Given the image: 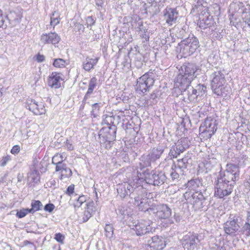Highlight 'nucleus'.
I'll return each mask as SVG.
<instances>
[{
  "instance_id": "obj_1",
  "label": "nucleus",
  "mask_w": 250,
  "mask_h": 250,
  "mask_svg": "<svg viewBox=\"0 0 250 250\" xmlns=\"http://www.w3.org/2000/svg\"><path fill=\"white\" fill-rule=\"evenodd\" d=\"M197 70V67L195 64L188 63L183 64L175 79V85L181 90H183L186 86L190 84L196 77L195 73Z\"/></svg>"
},
{
  "instance_id": "obj_2",
  "label": "nucleus",
  "mask_w": 250,
  "mask_h": 250,
  "mask_svg": "<svg viewBox=\"0 0 250 250\" xmlns=\"http://www.w3.org/2000/svg\"><path fill=\"white\" fill-rule=\"evenodd\" d=\"M211 76V86L214 93L218 96L226 97L230 88L224 85L226 80L224 74L221 71H216L213 73Z\"/></svg>"
},
{
  "instance_id": "obj_3",
  "label": "nucleus",
  "mask_w": 250,
  "mask_h": 250,
  "mask_svg": "<svg viewBox=\"0 0 250 250\" xmlns=\"http://www.w3.org/2000/svg\"><path fill=\"white\" fill-rule=\"evenodd\" d=\"M117 127L110 125L101 129L99 133L101 146L106 149H109L116 140Z\"/></svg>"
},
{
  "instance_id": "obj_4",
  "label": "nucleus",
  "mask_w": 250,
  "mask_h": 250,
  "mask_svg": "<svg viewBox=\"0 0 250 250\" xmlns=\"http://www.w3.org/2000/svg\"><path fill=\"white\" fill-rule=\"evenodd\" d=\"M199 47V40L193 35L189 36L178 44L180 53L184 58L193 54Z\"/></svg>"
},
{
  "instance_id": "obj_5",
  "label": "nucleus",
  "mask_w": 250,
  "mask_h": 250,
  "mask_svg": "<svg viewBox=\"0 0 250 250\" xmlns=\"http://www.w3.org/2000/svg\"><path fill=\"white\" fill-rule=\"evenodd\" d=\"M183 95L187 96L188 99L191 102H196L202 99L206 95L207 87L204 84H198L195 87L189 84L181 90Z\"/></svg>"
},
{
  "instance_id": "obj_6",
  "label": "nucleus",
  "mask_w": 250,
  "mask_h": 250,
  "mask_svg": "<svg viewBox=\"0 0 250 250\" xmlns=\"http://www.w3.org/2000/svg\"><path fill=\"white\" fill-rule=\"evenodd\" d=\"M239 174V167L237 165L228 164L225 171H220L217 178L229 184L231 182L234 183L235 181L238 180Z\"/></svg>"
},
{
  "instance_id": "obj_7",
  "label": "nucleus",
  "mask_w": 250,
  "mask_h": 250,
  "mask_svg": "<svg viewBox=\"0 0 250 250\" xmlns=\"http://www.w3.org/2000/svg\"><path fill=\"white\" fill-rule=\"evenodd\" d=\"M242 217L238 214H230L228 220L224 224V229L226 233L234 235L240 228Z\"/></svg>"
},
{
  "instance_id": "obj_8",
  "label": "nucleus",
  "mask_w": 250,
  "mask_h": 250,
  "mask_svg": "<svg viewBox=\"0 0 250 250\" xmlns=\"http://www.w3.org/2000/svg\"><path fill=\"white\" fill-rule=\"evenodd\" d=\"M217 125L216 120L210 117L207 118L200 127V135L205 139H210L216 132Z\"/></svg>"
},
{
  "instance_id": "obj_9",
  "label": "nucleus",
  "mask_w": 250,
  "mask_h": 250,
  "mask_svg": "<svg viewBox=\"0 0 250 250\" xmlns=\"http://www.w3.org/2000/svg\"><path fill=\"white\" fill-rule=\"evenodd\" d=\"M164 150L165 146H158L153 148L148 155L142 157L140 165L144 167L150 166L152 163L155 162L160 158Z\"/></svg>"
},
{
  "instance_id": "obj_10",
  "label": "nucleus",
  "mask_w": 250,
  "mask_h": 250,
  "mask_svg": "<svg viewBox=\"0 0 250 250\" xmlns=\"http://www.w3.org/2000/svg\"><path fill=\"white\" fill-rule=\"evenodd\" d=\"M233 184L234 183L229 184L216 178L215 180L214 195L219 198L228 196L232 191Z\"/></svg>"
},
{
  "instance_id": "obj_11",
  "label": "nucleus",
  "mask_w": 250,
  "mask_h": 250,
  "mask_svg": "<svg viewBox=\"0 0 250 250\" xmlns=\"http://www.w3.org/2000/svg\"><path fill=\"white\" fill-rule=\"evenodd\" d=\"M184 197L188 203L192 205L195 208L199 209L203 207L205 198L202 192L187 191L184 194Z\"/></svg>"
},
{
  "instance_id": "obj_12",
  "label": "nucleus",
  "mask_w": 250,
  "mask_h": 250,
  "mask_svg": "<svg viewBox=\"0 0 250 250\" xmlns=\"http://www.w3.org/2000/svg\"><path fill=\"white\" fill-rule=\"evenodd\" d=\"M199 243L197 234L189 232L183 237L182 244L185 250H197Z\"/></svg>"
},
{
  "instance_id": "obj_13",
  "label": "nucleus",
  "mask_w": 250,
  "mask_h": 250,
  "mask_svg": "<svg viewBox=\"0 0 250 250\" xmlns=\"http://www.w3.org/2000/svg\"><path fill=\"white\" fill-rule=\"evenodd\" d=\"M152 214L159 219H167L171 215V209L166 204L155 205L150 210Z\"/></svg>"
},
{
  "instance_id": "obj_14",
  "label": "nucleus",
  "mask_w": 250,
  "mask_h": 250,
  "mask_svg": "<svg viewBox=\"0 0 250 250\" xmlns=\"http://www.w3.org/2000/svg\"><path fill=\"white\" fill-rule=\"evenodd\" d=\"M152 224V222L149 220H141L134 225L131 229L135 232L137 235L142 236L152 232V228L150 226Z\"/></svg>"
},
{
  "instance_id": "obj_15",
  "label": "nucleus",
  "mask_w": 250,
  "mask_h": 250,
  "mask_svg": "<svg viewBox=\"0 0 250 250\" xmlns=\"http://www.w3.org/2000/svg\"><path fill=\"white\" fill-rule=\"evenodd\" d=\"M142 181L140 176L138 175L135 179L129 180L128 182H126L128 184V190L130 192L132 197L135 196V195H139L140 193L145 191V189L140 184V182Z\"/></svg>"
},
{
  "instance_id": "obj_16",
  "label": "nucleus",
  "mask_w": 250,
  "mask_h": 250,
  "mask_svg": "<svg viewBox=\"0 0 250 250\" xmlns=\"http://www.w3.org/2000/svg\"><path fill=\"white\" fill-rule=\"evenodd\" d=\"M26 107L36 115L44 114L46 112L44 104L42 102L38 103L33 99L26 101Z\"/></svg>"
},
{
  "instance_id": "obj_17",
  "label": "nucleus",
  "mask_w": 250,
  "mask_h": 250,
  "mask_svg": "<svg viewBox=\"0 0 250 250\" xmlns=\"http://www.w3.org/2000/svg\"><path fill=\"white\" fill-rule=\"evenodd\" d=\"M61 38L55 32L42 34L41 36V41L43 44H52L56 45L60 41Z\"/></svg>"
},
{
  "instance_id": "obj_18",
  "label": "nucleus",
  "mask_w": 250,
  "mask_h": 250,
  "mask_svg": "<svg viewBox=\"0 0 250 250\" xmlns=\"http://www.w3.org/2000/svg\"><path fill=\"white\" fill-rule=\"evenodd\" d=\"M150 248L155 250H161L166 246L165 239L162 236L155 235L148 241Z\"/></svg>"
},
{
  "instance_id": "obj_19",
  "label": "nucleus",
  "mask_w": 250,
  "mask_h": 250,
  "mask_svg": "<svg viewBox=\"0 0 250 250\" xmlns=\"http://www.w3.org/2000/svg\"><path fill=\"white\" fill-rule=\"evenodd\" d=\"M135 204L139 206V209L142 211L148 212L150 214H152V211L150 210L153 208L155 205H150L148 203V198H140L138 196L137 197L134 196Z\"/></svg>"
},
{
  "instance_id": "obj_20",
  "label": "nucleus",
  "mask_w": 250,
  "mask_h": 250,
  "mask_svg": "<svg viewBox=\"0 0 250 250\" xmlns=\"http://www.w3.org/2000/svg\"><path fill=\"white\" fill-rule=\"evenodd\" d=\"M62 75L60 73L52 72L48 78V85L52 88H59L61 86L60 82L62 80Z\"/></svg>"
},
{
  "instance_id": "obj_21",
  "label": "nucleus",
  "mask_w": 250,
  "mask_h": 250,
  "mask_svg": "<svg viewBox=\"0 0 250 250\" xmlns=\"http://www.w3.org/2000/svg\"><path fill=\"white\" fill-rule=\"evenodd\" d=\"M22 17L21 13L18 11H11L6 16L11 27L15 26L19 23Z\"/></svg>"
},
{
  "instance_id": "obj_22",
  "label": "nucleus",
  "mask_w": 250,
  "mask_h": 250,
  "mask_svg": "<svg viewBox=\"0 0 250 250\" xmlns=\"http://www.w3.org/2000/svg\"><path fill=\"white\" fill-rule=\"evenodd\" d=\"M178 12L176 10L173 8H169L167 10L164 14L166 22L169 25L175 23L177 18Z\"/></svg>"
},
{
  "instance_id": "obj_23",
  "label": "nucleus",
  "mask_w": 250,
  "mask_h": 250,
  "mask_svg": "<svg viewBox=\"0 0 250 250\" xmlns=\"http://www.w3.org/2000/svg\"><path fill=\"white\" fill-rule=\"evenodd\" d=\"M187 148V145H183L182 140L179 141L170 150V153L173 157L176 158Z\"/></svg>"
},
{
  "instance_id": "obj_24",
  "label": "nucleus",
  "mask_w": 250,
  "mask_h": 250,
  "mask_svg": "<svg viewBox=\"0 0 250 250\" xmlns=\"http://www.w3.org/2000/svg\"><path fill=\"white\" fill-rule=\"evenodd\" d=\"M156 76L155 73L149 71L141 77H144L143 81L145 82L144 84L151 88L154 85Z\"/></svg>"
},
{
  "instance_id": "obj_25",
  "label": "nucleus",
  "mask_w": 250,
  "mask_h": 250,
  "mask_svg": "<svg viewBox=\"0 0 250 250\" xmlns=\"http://www.w3.org/2000/svg\"><path fill=\"white\" fill-rule=\"evenodd\" d=\"M156 174V171H151L150 172L148 170H145L143 172V176L142 177V174L140 173V177L142 181L144 180L148 184L152 185L155 181L154 175Z\"/></svg>"
},
{
  "instance_id": "obj_26",
  "label": "nucleus",
  "mask_w": 250,
  "mask_h": 250,
  "mask_svg": "<svg viewBox=\"0 0 250 250\" xmlns=\"http://www.w3.org/2000/svg\"><path fill=\"white\" fill-rule=\"evenodd\" d=\"M98 61L99 58L98 57L95 59L90 58L88 57H86L85 60L83 63V68L86 71H90L97 63Z\"/></svg>"
},
{
  "instance_id": "obj_27",
  "label": "nucleus",
  "mask_w": 250,
  "mask_h": 250,
  "mask_svg": "<svg viewBox=\"0 0 250 250\" xmlns=\"http://www.w3.org/2000/svg\"><path fill=\"white\" fill-rule=\"evenodd\" d=\"M144 77H140L137 82V84L136 85V91L139 93V94L145 93L147 91H149L150 87L146 86L144 84V81H143V78Z\"/></svg>"
},
{
  "instance_id": "obj_28",
  "label": "nucleus",
  "mask_w": 250,
  "mask_h": 250,
  "mask_svg": "<svg viewBox=\"0 0 250 250\" xmlns=\"http://www.w3.org/2000/svg\"><path fill=\"white\" fill-rule=\"evenodd\" d=\"M97 79L95 77H92L89 81L88 88L84 97L83 101H86L87 99L90 98V95L93 93L94 89L97 86Z\"/></svg>"
},
{
  "instance_id": "obj_29",
  "label": "nucleus",
  "mask_w": 250,
  "mask_h": 250,
  "mask_svg": "<svg viewBox=\"0 0 250 250\" xmlns=\"http://www.w3.org/2000/svg\"><path fill=\"white\" fill-rule=\"evenodd\" d=\"M128 184L125 183L124 184L119 185L117 188V192L118 195L122 198H125L129 194L130 196H132L130 191L128 190Z\"/></svg>"
},
{
  "instance_id": "obj_30",
  "label": "nucleus",
  "mask_w": 250,
  "mask_h": 250,
  "mask_svg": "<svg viewBox=\"0 0 250 250\" xmlns=\"http://www.w3.org/2000/svg\"><path fill=\"white\" fill-rule=\"evenodd\" d=\"M155 181L153 183L154 186H160L163 185L166 181L167 177L165 173L162 172H156L154 175Z\"/></svg>"
},
{
  "instance_id": "obj_31",
  "label": "nucleus",
  "mask_w": 250,
  "mask_h": 250,
  "mask_svg": "<svg viewBox=\"0 0 250 250\" xmlns=\"http://www.w3.org/2000/svg\"><path fill=\"white\" fill-rule=\"evenodd\" d=\"M171 171L170 173V176L171 179L173 181L178 180L179 178L180 174L182 173V170H181L180 168H177V167L175 164H173L171 167Z\"/></svg>"
},
{
  "instance_id": "obj_32",
  "label": "nucleus",
  "mask_w": 250,
  "mask_h": 250,
  "mask_svg": "<svg viewBox=\"0 0 250 250\" xmlns=\"http://www.w3.org/2000/svg\"><path fill=\"white\" fill-rule=\"evenodd\" d=\"M31 208L29 209V212L34 213L36 211L41 210L43 205L41 201L39 200H33L31 204Z\"/></svg>"
},
{
  "instance_id": "obj_33",
  "label": "nucleus",
  "mask_w": 250,
  "mask_h": 250,
  "mask_svg": "<svg viewBox=\"0 0 250 250\" xmlns=\"http://www.w3.org/2000/svg\"><path fill=\"white\" fill-rule=\"evenodd\" d=\"M102 104L101 103H95L92 104V110L91 114L93 117L96 118L99 116V111Z\"/></svg>"
},
{
  "instance_id": "obj_34",
  "label": "nucleus",
  "mask_w": 250,
  "mask_h": 250,
  "mask_svg": "<svg viewBox=\"0 0 250 250\" xmlns=\"http://www.w3.org/2000/svg\"><path fill=\"white\" fill-rule=\"evenodd\" d=\"M201 184L198 179H192L188 183V187L191 189V190L195 191Z\"/></svg>"
},
{
  "instance_id": "obj_35",
  "label": "nucleus",
  "mask_w": 250,
  "mask_h": 250,
  "mask_svg": "<svg viewBox=\"0 0 250 250\" xmlns=\"http://www.w3.org/2000/svg\"><path fill=\"white\" fill-rule=\"evenodd\" d=\"M67 64V61L61 58L56 59L54 60L53 65L55 67L63 68Z\"/></svg>"
},
{
  "instance_id": "obj_36",
  "label": "nucleus",
  "mask_w": 250,
  "mask_h": 250,
  "mask_svg": "<svg viewBox=\"0 0 250 250\" xmlns=\"http://www.w3.org/2000/svg\"><path fill=\"white\" fill-rule=\"evenodd\" d=\"M104 231L105 236L111 238L112 237L113 235V227L112 225L109 224H106L104 227Z\"/></svg>"
},
{
  "instance_id": "obj_37",
  "label": "nucleus",
  "mask_w": 250,
  "mask_h": 250,
  "mask_svg": "<svg viewBox=\"0 0 250 250\" xmlns=\"http://www.w3.org/2000/svg\"><path fill=\"white\" fill-rule=\"evenodd\" d=\"M117 119V123L118 124V120L120 119L119 116H107L105 117L104 122L106 124L111 125H115V120Z\"/></svg>"
},
{
  "instance_id": "obj_38",
  "label": "nucleus",
  "mask_w": 250,
  "mask_h": 250,
  "mask_svg": "<svg viewBox=\"0 0 250 250\" xmlns=\"http://www.w3.org/2000/svg\"><path fill=\"white\" fill-rule=\"evenodd\" d=\"M29 178H31L32 181L34 182L37 183L40 181V176L38 171L36 169L33 170L29 174Z\"/></svg>"
},
{
  "instance_id": "obj_39",
  "label": "nucleus",
  "mask_w": 250,
  "mask_h": 250,
  "mask_svg": "<svg viewBox=\"0 0 250 250\" xmlns=\"http://www.w3.org/2000/svg\"><path fill=\"white\" fill-rule=\"evenodd\" d=\"M198 24L201 29H204L210 26V23L207 22L206 21H205V18H202L201 16L199 17Z\"/></svg>"
},
{
  "instance_id": "obj_40",
  "label": "nucleus",
  "mask_w": 250,
  "mask_h": 250,
  "mask_svg": "<svg viewBox=\"0 0 250 250\" xmlns=\"http://www.w3.org/2000/svg\"><path fill=\"white\" fill-rule=\"evenodd\" d=\"M72 173L71 170L66 166L61 173V179H62L63 177L68 178L71 177L72 176Z\"/></svg>"
},
{
  "instance_id": "obj_41",
  "label": "nucleus",
  "mask_w": 250,
  "mask_h": 250,
  "mask_svg": "<svg viewBox=\"0 0 250 250\" xmlns=\"http://www.w3.org/2000/svg\"><path fill=\"white\" fill-rule=\"evenodd\" d=\"M243 234L247 237L250 236V223L245 222L242 229Z\"/></svg>"
},
{
  "instance_id": "obj_42",
  "label": "nucleus",
  "mask_w": 250,
  "mask_h": 250,
  "mask_svg": "<svg viewBox=\"0 0 250 250\" xmlns=\"http://www.w3.org/2000/svg\"><path fill=\"white\" fill-rule=\"evenodd\" d=\"M85 210L89 211L92 214L95 212L94 202L93 201H90L86 203Z\"/></svg>"
},
{
  "instance_id": "obj_43",
  "label": "nucleus",
  "mask_w": 250,
  "mask_h": 250,
  "mask_svg": "<svg viewBox=\"0 0 250 250\" xmlns=\"http://www.w3.org/2000/svg\"><path fill=\"white\" fill-rule=\"evenodd\" d=\"M29 212V208L22 209L17 212L16 215L18 217L21 218L26 215Z\"/></svg>"
},
{
  "instance_id": "obj_44",
  "label": "nucleus",
  "mask_w": 250,
  "mask_h": 250,
  "mask_svg": "<svg viewBox=\"0 0 250 250\" xmlns=\"http://www.w3.org/2000/svg\"><path fill=\"white\" fill-rule=\"evenodd\" d=\"M55 14H56V12H54V13L52 14V16L51 17V18H50L51 19L50 23L53 26H55L56 25H57L60 22V19L59 17H55Z\"/></svg>"
},
{
  "instance_id": "obj_45",
  "label": "nucleus",
  "mask_w": 250,
  "mask_h": 250,
  "mask_svg": "<svg viewBox=\"0 0 250 250\" xmlns=\"http://www.w3.org/2000/svg\"><path fill=\"white\" fill-rule=\"evenodd\" d=\"M62 159L60 158V154H57L54 155L52 158V164L54 165H57L59 164L60 163H62Z\"/></svg>"
},
{
  "instance_id": "obj_46",
  "label": "nucleus",
  "mask_w": 250,
  "mask_h": 250,
  "mask_svg": "<svg viewBox=\"0 0 250 250\" xmlns=\"http://www.w3.org/2000/svg\"><path fill=\"white\" fill-rule=\"evenodd\" d=\"M66 167V165L64 163H60L59 164L56 165V171H61L62 173Z\"/></svg>"
},
{
  "instance_id": "obj_47",
  "label": "nucleus",
  "mask_w": 250,
  "mask_h": 250,
  "mask_svg": "<svg viewBox=\"0 0 250 250\" xmlns=\"http://www.w3.org/2000/svg\"><path fill=\"white\" fill-rule=\"evenodd\" d=\"M135 28L136 29V31H141L142 32H145L146 29L144 28L143 23L142 21H140L136 23Z\"/></svg>"
},
{
  "instance_id": "obj_48",
  "label": "nucleus",
  "mask_w": 250,
  "mask_h": 250,
  "mask_svg": "<svg viewBox=\"0 0 250 250\" xmlns=\"http://www.w3.org/2000/svg\"><path fill=\"white\" fill-rule=\"evenodd\" d=\"M64 238V236L60 233H56L55 236V240L62 244H63Z\"/></svg>"
},
{
  "instance_id": "obj_49",
  "label": "nucleus",
  "mask_w": 250,
  "mask_h": 250,
  "mask_svg": "<svg viewBox=\"0 0 250 250\" xmlns=\"http://www.w3.org/2000/svg\"><path fill=\"white\" fill-rule=\"evenodd\" d=\"M11 160L10 156L7 155L5 157H3L1 160L0 161V166H5L7 163Z\"/></svg>"
},
{
  "instance_id": "obj_50",
  "label": "nucleus",
  "mask_w": 250,
  "mask_h": 250,
  "mask_svg": "<svg viewBox=\"0 0 250 250\" xmlns=\"http://www.w3.org/2000/svg\"><path fill=\"white\" fill-rule=\"evenodd\" d=\"M54 208L55 206L53 204L49 203L45 205L43 209L46 211L51 212L54 210Z\"/></svg>"
},
{
  "instance_id": "obj_51",
  "label": "nucleus",
  "mask_w": 250,
  "mask_h": 250,
  "mask_svg": "<svg viewBox=\"0 0 250 250\" xmlns=\"http://www.w3.org/2000/svg\"><path fill=\"white\" fill-rule=\"evenodd\" d=\"M176 166L177 167V168H180V169L182 171L183 169H185L187 167L185 165V163L183 162L181 159L178 160L177 163L176 165Z\"/></svg>"
},
{
  "instance_id": "obj_52",
  "label": "nucleus",
  "mask_w": 250,
  "mask_h": 250,
  "mask_svg": "<svg viewBox=\"0 0 250 250\" xmlns=\"http://www.w3.org/2000/svg\"><path fill=\"white\" fill-rule=\"evenodd\" d=\"M92 215V214L89 211H87L85 210L83 217V222L87 221Z\"/></svg>"
},
{
  "instance_id": "obj_53",
  "label": "nucleus",
  "mask_w": 250,
  "mask_h": 250,
  "mask_svg": "<svg viewBox=\"0 0 250 250\" xmlns=\"http://www.w3.org/2000/svg\"><path fill=\"white\" fill-rule=\"evenodd\" d=\"M86 21L88 27H89V26H91L92 25H94L95 21V20L93 19V18L91 16L88 17L86 19Z\"/></svg>"
},
{
  "instance_id": "obj_54",
  "label": "nucleus",
  "mask_w": 250,
  "mask_h": 250,
  "mask_svg": "<svg viewBox=\"0 0 250 250\" xmlns=\"http://www.w3.org/2000/svg\"><path fill=\"white\" fill-rule=\"evenodd\" d=\"M65 147L68 150H72L74 149V146L71 143L69 140H67L65 144Z\"/></svg>"
},
{
  "instance_id": "obj_55",
  "label": "nucleus",
  "mask_w": 250,
  "mask_h": 250,
  "mask_svg": "<svg viewBox=\"0 0 250 250\" xmlns=\"http://www.w3.org/2000/svg\"><path fill=\"white\" fill-rule=\"evenodd\" d=\"M20 150V147L18 145L14 146L11 150V153L16 154L19 152Z\"/></svg>"
},
{
  "instance_id": "obj_56",
  "label": "nucleus",
  "mask_w": 250,
  "mask_h": 250,
  "mask_svg": "<svg viewBox=\"0 0 250 250\" xmlns=\"http://www.w3.org/2000/svg\"><path fill=\"white\" fill-rule=\"evenodd\" d=\"M36 60L38 62H42L45 60V57L43 55L38 54L36 56Z\"/></svg>"
},
{
  "instance_id": "obj_57",
  "label": "nucleus",
  "mask_w": 250,
  "mask_h": 250,
  "mask_svg": "<svg viewBox=\"0 0 250 250\" xmlns=\"http://www.w3.org/2000/svg\"><path fill=\"white\" fill-rule=\"evenodd\" d=\"M74 190V185H71L67 188L66 193L68 195H70L71 194H72L73 193Z\"/></svg>"
},
{
  "instance_id": "obj_58",
  "label": "nucleus",
  "mask_w": 250,
  "mask_h": 250,
  "mask_svg": "<svg viewBox=\"0 0 250 250\" xmlns=\"http://www.w3.org/2000/svg\"><path fill=\"white\" fill-rule=\"evenodd\" d=\"M95 4L98 7H102L104 3V0H95Z\"/></svg>"
},
{
  "instance_id": "obj_59",
  "label": "nucleus",
  "mask_w": 250,
  "mask_h": 250,
  "mask_svg": "<svg viewBox=\"0 0 250 250\" xmlns=\"http://www.w3.org/2000/svg\"><path fill=\"white\" fill-rule=\"evenodd\" d=\"M75 28L79 31L82 30L83 32L84 29L83 25L80 23H76L75 24Z\"/></svg>"
},
{
  "instance_id": "obj_60",
  "label": "nucleus",
  "mask_w": 250,
  "mask_h": 250,
  "mask_svg": "<svg viewBox=\"0 0 250 250\" xmlns=\"http://www.w3.org/2000/svg\"><path fill=\"white\" fill-rule=\"evenodd\" d=\"M83 203H81L80 201H79V199H77V200L74 203V207L75 209L78 208Z\"/></svg>"
},
{
  "instance_id": "obj_61",
  "label": "nucleus",
  "mask_w": 250,
  "mask_h": 250,
  "mask_svg": "<svg viewBox=\"0 0 250 250\" xmlns=\"http://www.w3.org/2000/svg\"><path fill=\"white\" fill-rule=\"evenodd\" d=\"M144 34H142V38L145 39L146 41H148L149 39V34L147 32V30H145V32H143Z\"/></svg>"
},
{
  "instance_id": "obj_62",
  "label": "nucleus",
  "mask_w": 250,
  "mask_h": 250,
  "mask_svg": "<svg viewBox=\"0 0 250 250\" xmlns=\"http://www.w3.org/2000/svg\"><path fill=\"white\" fill-rule=\"evenodd\" d=\"M86 197L84 196V195H82V196H80L78 199H79V201H80L81 203H83V204L84 202H86Z\"/></svg>"
},
{
  "instance_id": "obj_63",
  "label": "nucleus",
  "mask_w": 250,
  "mask_h": 250,
  "mask_svg": "<svg viewBox=\"0 0 250 250\" xmlns=\"http://www.w3.org/2000/svg\"><path fill=\"white\" fill-rule=\"evenodd\" d=\"M7 174H5L3 176H2L0 178V183H6V181H7Z\"/></svg>"
},
{
  "instance_id": "obj_64",
  "label": "nucleus",
  "mask_w": 250,
  "mask_h": 250,
  "mask_svg": "<svg viewBox=\"0 0 250 250\" xmlns=\"http://www.w3.org/2000/svg\"><path fill=\"white\" fill-rule=\"evenodd\" d=\"M174 218L177 222H179L181 219V216L179 214L175 213Z\"/></svg>"
}]
</instances>
